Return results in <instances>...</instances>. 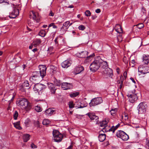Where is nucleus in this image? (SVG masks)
<instances>
[{
  "label": "nucleus",
  "mask_w": 149,
  "mask_h": 149,
  "mask_svg": "<svg viewBox=\"0 0 149 149\" xmlns=\"http://www.w3.org/2000/svg\"><path fill=\"white\" fill-rule=\"evenodd\" d=\"M98 57L100 68L101 67V70L102 71V70H104V69H105L108 67L107 63V61L102 59L100 56H98Z\"/></svg>",
  "instance_id": "obj_12"
},
{
  "label": "nucleus",
  "mask_w": 149,
  "mask_h": 149,
  "mask_svg": "<svg viewBox=\"0 0 149 149\" xmlns=\"http://www.w3.org/2000/svg\"><path fill=\"white\" fill-rule=\"evenodd\" d=\"M123 86V84L122 83V82H121L120 85V87H119V88L120 89H122V88Z\"/></svg>",
  "instance_id": "obj_59"
},
{
  "label": "nucleus",
  "mask_w": 149,
  "mask_h": 149,
  "mask_svg": "<svg viewBox=\"0 0 149 149\" xmlns=\"http://www.w3.org/2000/svg\"><path fill=\"white\" fill-rule=\"evenodd\" d=\"M52 134L55 141L59 142L61 141L63 136L58 130H53Z\"/></svg>",
  "instance_id": "obj_4"
},
{
  "label": "nucleus",
  "mask_w": 149,
  "mask_h": 149,
  "mask_svg": "<svg viewBox=\"0 0 149 149\" xmlns=\"http://www.w3.org/2000/svg\"><path fill=\"white\" fill-rule=\"evenodd\" d=\"M79 93V92H76L72 93L70 95V96L71 97H74L78 96Z\"/></svg>",
  "instance_id": "obj_32"
},
{
  "label": "nucleus",
  "mask_w": 149,
  "mask_h": 149,
  "mask_svg": "<svg viewBox=\"0 0 149 149\" xmlns=\"http://www.w3.org/2000/svg\"><path fill=\"white\" fill-rule=\"evenodd\" d=\"M31 147L32 148H35L37 147L35 145H34L33 143H32L31 144Z\"/></svg>",
  "instance_id": "obj_53"
},
{
  "label": "nucleus",
  "mask_w": 149,
  "mask_h": 149,
  "mask_svg": "<svg viewBox=\"0 0 149 149\" xmlns=\"http://www.w3.org/2000/svg\"><path fill=\"white\" fill-rule=\"evenodd\" d=\"M120 79L121 82H122V83L123 84L124 79L122 76L120 77Z\"/></svg>",
  "instance_id": "obj_57"
},
{
  "label": "nucleus",
  "mask_w": 149,
  "mask_h": 149,
  "mask_svg": "<svg viewBox=\"0 0 149 149\" xmlns=\"http://www.w3.org/2000/svg\"><path fill=\"white\" fill-rule=\"evenodd\" d=\"M18 116V113L17 111H15L13 114V118L14 120H17Z\"/></svg>",
  "instance_id": "obj_37"
},
{
  "label": "nucleus",
  "mask_w": 149,
  "mask_h": 149,
  "mask_svg": "<svg viewBox=\"0 0 149 149\" xmlns=\"http://www.w3.org/2000/svg\"><path fill=\"white\" fill-rule=\"evenodd\" d=\"M16 103L18 104V106H20L21 108L25 109L27 111L30 110L32 108L31 104L24 98H20L17 101Z\"/></svg>",
  "instance_id": "obj_1"
},
{
  "label": "nucleus",
  "mask_w": 149,
  "mask_h": 149,
  "mask_svg": "<svg viewBox=\"0 0 149 149\" xmlns=\"http://www.w3.org/2000/svg\"><path fill=\"white\" fill-rule=\"evenodd\" d=\"M117 111V109L116 108H115L114 109H111L110 111V112L111 115L113 116H114Z\"/></svg>",
  "instance_id": "obj_36"
},
{
  "label": "nucleus",
  "mask_w": 149,
  "mask_h": 149,
  "mask_svg": "<svg viewBox=\"0 0 149 149\" xmlns=\"http://www.w3.org/2000/svg\"><path fill=\"white\" fill-rule=\"evenodd\" d=\"M144 26V24H143L142 23H139L136 25H134V27H136L137 28H138L139 29H141Z\"/></svg>",
  "instance_id": "obj_33"
},
{
  "label": "nucleus",
  "mask_w": 149,
  "mask_h": 149,
  "mask_svg": "<svg viewBox=\"0 0 149 149\" xmlns=\"http://www.w3.org/2000/svg\"><path fill=\"white\" fill-rule=\"evenodd\" d=\"M22 90L24 88H26V89H29L30 88L29 87V84L28 81L27 80L24 81V82L22 85Z\"/></svg>",
  "instance_id": "obj_24"
},
{
  "label": "nucleus",
  "mask_w": 149,
  "mask_h": 149,
  "mask_svg": "<svg viewBox=\"0 0 149 149\" xmlns=\"http://www.w3.org/2000/svg\"><path fill=\"white\" fill-rule=\"evenodd\" d=\"M109 122V120L107 119V120H104L102 121L101 123L100 124V126L101 127H104V128H103V130H104L105 129V127H107V125L108 123Z\"/></svg>",
  "instance_id": "obj_25"
},
{
  "label": "nucleus",
  "mask_w": 149,
  "mask_h": 149,
  "mask_svg": "<svg viewBox=\"0 0 149 149\" xmlns=\"http://www.w3.org/2000/svg\"><path fill=\"white\" fill-rule=\"evenodd\" d=\"M7 3V4L8 5L9 4V2L8 0H0V3Z\"/></svg>",
  "instance_id": "obj_45"
},
{
  "label": "nucleus",
  "mask_w": 149,
  "mask_h": 149,
  "mask_svg": "<svg viewBox=\"0 0 149 149\" xmlns=\"http://www.w3.org/2000/svg\"><path fill=\"white\" fill-rule=\"evenodd\" d=\"M50 123V121L48 119H44L42 121V124L44 125H47Z\"/></svg>",
  "instance_id": "obj_31"
},
{
  "label": "nucleus",
  "mask_w": 149,
  "mask_h": 149,
  "mask_svg": "<svg viewBox=\"0 0 149 149\" xmlns=\"http://www.w3.org/2000/svg\"><path fill=\"white\" fill-rule=\"evenodd\" d=\"M145 67H142V66H139L138 68V72L143 74L147 73L148 72L147 71H145L144 70L145 69Z\"/></svg>",
  "instance_id": "obj_28"
},
{
  "label": "nucleus",
  "mask_w": 149,
  "mask_h": 149,
  "mask_svg": "<svg viewBox=\"0 0 149 149\" xmlns=\"http://www.w3.org/2000/svg\"><path fill=\"white\" fill-rule=\"evenodd\" d=\"M86 115H88L91 120H94V121L96 123V124L98 123L99 117L95 115L94 114L90 113H88Z\"/></svg>",
  "instance_id": "obj_14"
},
{
  "label": "nucleus",
  "mask_w": 149,
  "mask_h": 149,
  "mask_svg": "<svg viewBox=\"0 0 149 149\" xmlns=\"http://www.w3.org/2000/svg\"><path fill=\"white\" fill-rule=\"evenodd\" d=\"M50 71L51 72H52L53 73H54L56 72V71L53 70V69H51Z\"/></svg>",
  "instance_id": "obj_63"
},
{
  "label": "nucleus",
  "mask_w": 149,
  "mask_h": 149,
  "mask_svg": "<svg viewBox=\"0 0 149 149\" xmlns=\"http://www.w3.org/2000/svg\"><path fill=\"white\" fill-rule=\"evenodd\" d=\"M41 43V41L40 39H37L34 41L33 42L35 47H36Z\"/></svg>",
  "instance_id": "obj_26"
},
{
  "label": "nucleus",
  "mask_w": 149,
  "mask_h": 149,
  "mask_svg": "<svg viewBox=\"0 0 149 149\" xmlns=\"http://www.w3.org/2000/svg\"><path fill=\"white\" fill-rule=\"evenodd\" d=\"M39 72L37 71L34 72V75L37 78L41 77V78L43 79L46 75L47 68L45 65H40L39 66Z\"/></svg>",
  "instance_id": "obj_2"
},
{
  "label": "nucleus",
  "mask_w": 149,
  "mask_h": 149,
  "mask_svg": "<svg viewBox=\"0 0 149 149\" xmlns=\"http://www.w3.org/2000/svg\"><path fill=\"white\" fill-rule=\"evenodd\" d=\"M36 78L34 75H33L29 79L30 81L33 82L37 79Z\"/></svg>",
  "instance_id": "obj_38"
},
{
  "label": "nucleus",
  "mask_w": 149,
  "mask_h": 149,
  "mask_svg": "<svg viewBox=\"0 0 149 149\" xmlns=\"http://www.w3.org/2000/svg\"><path fill=\"white\" fill-rule=\"evenodd\" d=\"M103 100L101 97H97L92 99L89 104L90 107L94 106L101 103Z\"/></svg>",
  "instance_id": "obj_8"
},
{
  "label": "nucleus",
  "mask_w": 149,
  "mask_h": 149,
  "mask_svg": "<svg viewBox=\"0 0 149 149\" xmlns=\"http://www.w3.org/2000/svg\"><path fill=\"white\" fill-rule=\"evenodd\" d=\"M78 28L79 30L83 31L85 29V27L84 25H81L79 26Z\"/></svg>",
  "instance_id": "obj_43"
},
{
  "label": "nucleus",
  "mask_w": 149,
  "mask_h": 149,
  "mask_svg": "<svg viewBox=\"0 0 149 149\" xmlns=\"http://www.w3.org/2000/svg\"><path fill=\"white\" fill-rule=\"evenodd\" d=\"M101 10L100 9H97L95 10L96 13H99L100 12Z\"/></svg>",
  "instance_id": "obj_55"
},
{
  "label": "nucleus",
  "mask_w": 149,
  "mask_h": 149,
  "mask_svg": "<svg viewBox=\"0 0 149 149\" xmlns=\"http://www.w3.org/2000/svg\"><path fill=\"white\" fill-rule=\"evenodd\" d=\"M55 84L57 86H59L61 84V83L59 81L56 80L54 81Z\"/></svg>",
  "instance_id": "obj_42"
},
{
  "label": "nucleus",
  "mask_w": 149,
  "mask_h": 149,
  "mask_svg": "<svg viewBox=\"0 0 149 149\" xmlns=\"http://www.w3.org/2000/svg\"><path fill=\"white\" fill-rule=\"evenodd\" d=\"M98 138L99 141L100 142H103L106 139V135L104 134H100Z\"/></svg>",
  "instance_id": "obj_27"
},
{
  "label": "nucleus",
  "mask_w": 149,
  "mask_h": 149,
  "mask_svg": "<svg viewBox=\"0 0 149 149\" xmlns=\"http://www.w3.org/2000/svg\"><path fill=\"white\" fill-rule=\"evenodd\" d=\"M102 74L104 76L109 77L111 78H112L113 75L112 70L108 67L105 69H104V70H102Z\"/></svg>",
  "instance_id": "obj_11"
},
{
  "label": "nucleus",
  "mask_w": 149,
  "mask_h": 149,
  "mask_svg": "<svg viewBox=\"0 0 149 149\" xmlns=\"http://www.w3.org/2000/svg\"><path fill=\"white\" fill-rule=\"evenodd\" d=\"M128 117L127 115L125 114L123 116H122V119L123 120H126L128 119Z\"/></svg>",
  "instance_id": "obj_44"
},
{
  "label": "nucleus",
  "mask_w": 149,
  "mask_h": 149,
  "mask_svg": "<svg viewBox=\"0 0 149 149\" xmlns=\"http://www.w3.org/2000/svg\"><path fill=\"white\" fill-rule=\"evenodd\" d=\"M94 56V54H93L92 55H91L89 56H87L86 57H87V58L88 59V60H90L91 58L93 57Z\"/></svg>",
  "instance_id": "obj_50"
},
{
  "label": "nucleus",
  "mask_w": 149,
  "mask_h": 149,
  "mask_svg": "<svg viewBox=\"0 0 149 149\" xmlns=\"http://www.w3.org/2000/svg\"><path fill=\"white\" fill-rule=\"evenodd\" d=\"M52 26L53 28L54 29H56L57 28V27L55 24L54 23H51L48 26V28L49 27ZM49 28H48V29Z\"/></svg>",
  "instance_id": "obj_39"
},
{
  "label": "nucleus",
  "mask_w": 149,
  "mask_h": 149,
  "mask_svg": "<svg viewBox=\"0 0 149 149\" xmlns=\"http://www.w3.org/2000/svg\"><path fill=\"white\" fill-rule=\"evenodd\" d=\"M30 136V135L28 134H26L24 135L23 136L24 141L25 142H27L29 139Z\"/></svg>",
  "instance_id": "obj_29"
},
{
  "label": "nucleus",
  "mask_w": 149,
  "mask_h": 149,
  "mask_svg": "<svg viewBox=\"0 0 149 149\" xmlns=\"http://www.w3.org/2000/svg\"><path fill=\"white\" fill-rule=\"evenodd\" d=\"M141 10H142V11L143 12V13H144L146 12V9L145 8H144L143 7H142V8Z\"/></svg>",
  "instance_id": "obj_52"
},
{
  "label": "nucleus",
  "mask_w": 149,
  "mask_h": 149,
  "mask_svg": "<svg viewBox=\"0 0 149 149\" xmlns=\"http://www.w3.org/2000/svg\"><path fill=\"white\" fill-rule=\"evenodd\" d=\"M29 16L30 18H32L33 20H35L36 22L38 23L40 22V17L38 12L32 11L30 13Z\"/></svg>",
  "instance_id": "obj_10"
},
{
  "label": "nucleus",
  "mask_w": 149,
  "mask_h": 149,
  "mask_svg": "<svg viewBox=\"0 0 149 149\" xmlns=\"http://www.w3.org/2000/svg\"><path fill=\"white\" fill-rule=\"evenodd\" d=\"M127 72H125L123 74V76L125 78H126L127 77Z\"/></svg>",
  "instance_id": "obj_60"
},
{
  "label": "nucleus",
  "mask_w": 149,
  "mask_h": 149,
  "mask_svg": "<svg viewBox=\"0 0 149 149\" xmlns=\"http://www.w3.org/2000/svg\"><path fill=\"white\" fill-rule=\"evenodd\" d=\"M91 14V13L89 10H86L85 12V15L87 17L90 16Z\"/></svg>",
  "instance_id": "obj_40"
},
{
  "label": "nucleus",
  "mask_w": 149,
  "mask_h": 149,
  "mask_svg": "<svg viewBox=\"0 0 149 149\" xmlns=\"http://www.w3.org/2000/svg\"><path fill=\"white\" fill-rule=\"evenodd\" d=\"M143 62L145 64H148L149 63V56L144 55L143 56Z\"/></svg>",
  "instance_id": "obj_22"
},
{
  "label": "nucleus",
  "mask_w": 149,
  "mask_h": 149,
  "mask_svg": "<svg viewBox=\"0 0 149 149\" xmlns=\"http://www.w3.org/2000/svg\"><path fill=\"white\" fill-rule=\"evenodd\" d=\"M70 22L69 21H67L64 23L63 24V26L65 27H67L68 24H70Z\"/></svg>",
  "instance_id": "obj_46"
},
{
  "label": "nucleus",
  "mask_w": 149,
  "mask_h": 149,
  "mask_svg": "<svg viewBox=\"0 0 149 149\" xmlns=\"http://www.w3.org/2000/svg\"><path fill=\"white\" fill-rule=\"evenodd\" d=\"M127 96L129 98L130 102L132 103L134 102L138 99V97L135 90L130 91L128 93Z\"/></svg>",
  "instance_id": "obj_3"
},
{
  "label": "nucleus",
  "mask_w": 149,
  "mask_h": 149,
  "mask_svg": "<svg viewBox=\"0 0 149 149\" xmlns=\"http://www.w3.org/2000/svg\"><path fill=\"white\" fill-rule=\"evenodd\" d=\"M46 86L41 84H37L34 85L33 89L35 91H36L38 92L39 94H40L42 92L45 88H46Z\"/></svg>",
  "instance_id": "obj_7"
},
{
  "label": "nucleus",
  "mask_w": 149,
  "mask_h": 149,
  "mask_svg": "<svg viewBox=\"0 0 149 149\" xmlns=\"http://www.w3.org/2000/svg\"><path fill=\"white\" fill-rule=\"evenodd\" d=\"M39 35L42 37H44L46 35L45 31L43 30H41L39 33Z\"/></svg>",
  "instance_id": "obj_34"
},
{
  "label": "nucleus",
  "mask_w": 149,
  "mask_h": 149,
  "mask_svg": "<svg viewBox=\"0 0 149 149\" xmlns=\"http://www.w3.org/2000/svg\"><path fill=\"white\" fill-rule=\"evenodd\" d=\"M35 110L37 112H40L42 111V109L38 106L35 107Z\"/></svg>",
  "instance_id": "obj_35"
},
{
  "label": "nucleus",
  "mask_w": 149,
  "mask_h": 149,
  "mask_svg": "<svg viewBox=\"0 0 149 149\" xmlns=\"http://www.w3.org/2000/svg\"><path fill=\"white\" fill-rule=\"evenodd\" d=\"M115 29L116 31L119 33H121L123 32L122 28L119 24L116 25Z\"/></svg>",
  "instance_id": "obj_21"
},
{
  "label": "nucleus",
  "mask_w": 149,
  "mask_h": 149,
  "mask_svg": "<svg viewBox=\"0 0 149 149\" xmlns=\"http://www.w3.org/2000/svg\"><path fill=\"white\" fill-rule=\"evenodd\" d=\"M116 136L121 139L123 141H127L129 139V137L125 132L121 130H119L116 133Z\"/></svg>",
  "instance_id": "obj_9"
},
{
  "label": "nucleus",
  "mask_w": 149,
  "mask_h": 149,
  "mask_svg": "<svg viewBox=\"0 0 149 149\" xmlns=\"http://www.w3.org/2000/svg\"><path fill=\"white\" fill-rule=\"evenodd\" d=\"M130 79L132 81L133 83H134L135 84L136 83V82H135V81L134 80V79L133 78L131 77L130 78Z\"/></svg>",
  "instance_id": "obj_61"
},
{
  "label": "nucleus",
  "mask_w": 149,
  "mask_h": 149,
  "mask_svg": "<svg viewBox=\"0 0 149 149\" xmlns=\"http://www.w3.org/2000/svg\"><path fill=\"white\" fill-rule=\"evenodd\" d=\"M95 60L92 63L90 66V70L92 71L95 72L100 68L98 56L95 58Z\"/></svg>",
  "instance_id": "obj_5"
},
{
  "label": "nucleus",
  "mask_w": 149,
  "mask_h": 149,
  "mask_svg": "<svg viewBox=\"0 0 149 149\" xmlns=\"http://www.w3.org/2000/svg\"><path fill=\"white\" fill-rule=\"evenodd\" d=\"M84 70V67L82 66L79 65L75 67L74 71L75 74H77L81 72Z\"/></svg>",
  "instance_id": "obj_19"
},
{
  "label": "nucleus",
  "mask_w": 149,
  "mask_h": 149,
  "mask_svg": "<svg viewBox=\"0 0 149 149\" xmlns=\"http://www.w3.org/2000/svg\"><path fill=\"white\" fill-rule=\"evenodd\" d=\"M114 129V128H113V126H112V127L110 128V129H109V130H106L105 129L104 130L105 131V132H108V131H109V132H110V131H112L113 132V133H114V132H113V130Z\"/></svg>",
  "instance_id": "obj_47"
},
{
  "label": "nucleus",
  "mask_w": 149,
  "mask_h": 149,
  "mask_svg": "<svg viewBox=\"0 0 149 149\" xmlns=\"http://www.w3.org/2000/svg\"><path fill=\"white\" fill-rule=\"evenodd\" d=\"M147 107V105L146 102H141L137 107L139 113L142 114L145 113L146 111Z\"/></svg>",
  "instance_id": "obj_6"
},
{
  "label": "nucleus",
  "mask_w": 149,
  "mask_h": 149,
  "mask_svg": "<svg viewBox=\"0 0 149 149\" xmlns=\"http://www.w3.org/2000/svg\"><path fill=\"white\" fill-rule=\"evenodd\" d=\"M78 103L80 104L79 106H76L77 108H82L86 107L87 103L83 100L81 101L78 100L76 102V104Z\"/></svg>",
  "instance_id": "obj_16"
},
{
  "label": "nucleus",
  "mask_w": 149,
  "mask_h": 149,
  "mask_svg": "<svg viewBox=\"0 0 149 149\" xmlns=\"http://www.w3.org/2000/svg\"><path fill=\"white\" fill-rule=\"evenodd\" d=\"M61 87L63 90H66L71 88L72 87V85L69 83L64 82L62 83Z\"/></svg>",
  "instance_id": "obj_18"
},
{
  "label": "nucleus",
  "mask_w": 149,
  "mask_h": 149,
  "mask_svg": "<svg viewBox=\"0 0 149 149\" xmlns=\"http://www.w3.org/2000/svg\"><path fill=\"white\" fill-rule=\"evenodd\" d=\"M54 112V110L51 108H49L46 110L45 112V115L47 116H50Z\"/></svg>",
  "instance_id": "obj_23"
},
{
  "label": "nucleus",
  "mask_w": 149,
  "mask_h": 149,
  "mask_svg": "<svg viewBox=\"0 0 149 149\" xmlns=\"http://www.w3.org/2000/svg\"><path fill=\"white\" fill-rule=\"evenodd\" d=\"M54 13L52 12V11L50 10V12L49 13V16H54Z\"/></svg>",
  "instance_id": "obj_49"
},
{
  "label": "nucleus",
  "mask_w": 149,
  "mask_h": 149,
  "mask_svg": "<svg viewBox=\"0 0 149 149\" xmlns=\"http://www.w3.org/2000/svg\"><path fill=\"white\" fill-rule=\"evenodd\" d=\"M14 127L17 129L20 130L22 129L21 127L20 126V121H19L13 123Z\"/></svg>",
  "instance_id": "obj_30"
},
{
  "label": "nucleus",
  "mask_w": 149,
  "mask_h": 149,
  "mask_svg": "<svg viewBox=\"0 0 149 149\" xmlns=\"http://www.w3.org/2000/svg\"><path fill=\"white\" fill-rule=\"evenodd\" d=\"M69 107L70 108H72L74 107V105L73 102H69Z\"/></svg>",
  "instance_id": "obj_41"
},
{
  "label": "nucleus",
  "mask_w": 149,
  "mask_h": 149,
  "mask_svg": "<svg viewBox=\"0 0 149 149\" xmlns=\"http://www.w3.org/2000/svg\"><path fill=\"white\" fill-rule=\"evenodd\" d=\"M72 63V61L70 59H68L62 63L61 65L63 68H67L70 66Z\"/></svg>",
  "instance_id": "obj_15"
},
{
  "label": "nucleus",
  "mask_w": 149,
  "mask_h": 149,
  "mask_svg": "<svg viewBox=\"0 0 149 149\" xmlns=\"http://www.w3.org/2000/svg\"><path fill=\"white\" fill-rule=\"evenodd\" d=\"M22 86L21 88L20 89V90L21 91L25 92L26 91V88H24L22 90Z\"/></svg>",
  "instance_id": "obj_58"
},
{
  "label": "nucleus",
  "mask_w": 149,
  "mask_h": 149,
  "mask_svg": "<svg viewBox=\"0 0 149 149\" xmlns=\"http://www.w3.org/2000/svg\"><path fill=\"white\" fill-rule=\"evenodd\" d=\"M66 31L65 30H62V31H60L61 32V33H60V34L61 35H63V34H64V33H65Z\"/></svg>",
  "instance_id": "obj_54"
},
{
  "label": "nucleus",
  "mask_w": 149,
  "mask_h": 149,
  "mask_svg": "<svg viewBox=\"0 0 149 149\" xmlns=\"http://www.w3.org/2000/svg\"><path fill=\"white\" fill-rule=\"evenodd\" d=\"M72 146L71 145L67 149H72Z\"/></svg>",
  "instance_id": "obj_64"
},
{
  "label": "nucleus",
  "mask_w": 149,
  "mask_h": 149,
  "mask_svg": "<svg viewBox=\"0 0 149 149\" xmlns=\"http://www.w3.org/2000/svg\"><path fill=\"white\" fill-rule=\"evenodd\" d=\"M48 87L50 90L52 94H54L55 93L56 88H55V86L53 84L48 83H47Z\"/></svg>",
  "instance_id": "obj_17"
},
{
  "label": "nucleus",
  "mask_w": 149,
  "mask_h": 149,
  "mask_svg": "<svg viewBox=\"0 0 149 149\" xmlns=\"http://www.w3.org/2000/svg\"><path fill=\"white\" fill-rule=\"evenodd\" d=\"M34 46V45H33V43H32L31 44V45H30L29 47V48L30 49H31L32 48V47H33V46Z\"/></svg>",
  "instance_id": "obj_56"
},
{
  "label": "nucleus",
  "mask_w": 149,
  "mask_h": 149,
  "mask_svg": "<svg viewBox=\"0 0 149 149\" xmlns=\"http://www.w3.org/2000/svg\"><path fill=\"white\" fill-rule=\"evenodd\" d=\"M88 52L86 51L81 52L77 54V56L80 58H84L87 56Z\"/></svg>",
  "instance_id": "obj_20"
},
{
  "label": "nucleus",
  "mask_w": 149,
  "mask_h": 149,
  "mask_svg": "<svg viewBox=\"0 0 149 149\" xmlns=\"http://www.w3.org/2000/svg\"><path fill=\"white\" fill-rule=\"evenodd\" d=\"M29 120L28 119H27L25 121V122H24L25 124L26 125V126L28 124H29Z\"/></svg>",
  "instance_id": "obj_51"
},
{
  "label": "nucleus",
  "mask_w": 149,
  "mask_h": 149,
  "mask_svg": "<svg viewBox=\"0 0 149 149\" xmlns=\"http://www.w3.org/2000/svg\"><path fill=\"white\" fill-rule=\"evenodd\" d=\"M38 50V49L37 48H35L33 49L32 51L34 52H36Z\"/></svg>",
  "instance_id": "obj_62"
},
{
  "label": "nucleus",
  "mask_w": 149,
  "mask_h": 149,
  "mask_svg": "<svg viewBox=\"0 0 149 149\" xmlns=\"http://www.w3.org/2000/svg\"><path fill=\"white\" fill-rule=\"evenodd\" d=\"M120 124L119 123L116 126L114 127L113 126L114 129L113 130V132H114L115 130H116L118 127L120 126Z\"/></svg>",
  "instance_id": "obj_48"
},
{
  "label": "nucleus",
  "mask_w": 149,
  "mask_h": 149,
  "mask_svg": "<svg viewBox=\"0 0 149 149\" xmlns=\"http://www.w3.org/2000/svg\"><path fill=\"white\" fill-rule=\"evenodd\" d=\"M19 9L17 8H15L12 11V12L10 14L9 17L10 18H15L19 15Z\"/></svg>",
  "instance_id": "obj_13"
}]
</instances>
